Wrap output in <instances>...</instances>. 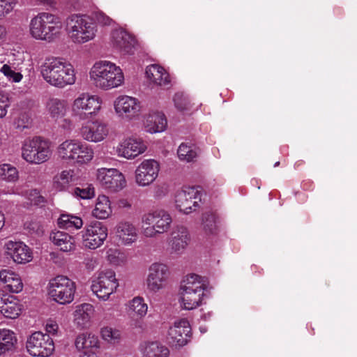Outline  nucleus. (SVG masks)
Masks as SVG:
<instances>
[{
    "mask_svg": "<svg viewBox=\"0 0 357 357\" xmlns=\"http://www.w3.org/2000/svg\"><path fill=\"white\" fill-rule=\"evenodd\" d=\"M146 77L149 82L158 86H165L170 84L171 79L167 71L162 66L153 64L146 67Z\"/></svg>",
    "mask_w": 357,
    "mask_h": 357,
    "instance_id": "obj_31",
    "label": "nucleus"
},
{
    "mask_svg": "<svg viewBox=\"0 0 357 357\" xmlns=\"http://www.w3.org/2000/svg\"><path fill=\"white\" fill-rule=\"evenodd\" d=\"M106 259L112 265L121 266L127 262L128 257L125 252L118 248H111L106 251Z\"/></svg>",
    "mask_w": 357,
    "mask_h": 357,
    "instance_id": "obj_43",
    "label": "nucleus"
},
{
    "mask_svg": "<svg viewBox=\"0 0 357 357\" xmlns=\"http://www.w3.org/2000/svg\"><path fill=\"white\" fill-rule=\"evenodd\" d=\"M76 289L75 282L63 275L52 278L47 284L48 296L60 305L71 303L75 299Z\"/></svg>",
    "mask_w": 357,
    "mask_h": 357,
    "instance_id": "obj_9",
    "label": "nucleus"
},
{
    "mask_svg": "<svg viewBox=\"0 0 357 357\" xmlns=\"http://www.w3.org/2000/svg\"><path fill=\"white\" fill-rule=\"evenodd\" d=\"M109 135L108 124L101 119L89 120L78 129V135L85 142L99 143L107 138Z\"/></svg>",
    "mask_w": 357,
    "mask_h": 357,
    "instance_id": "obj_12",
    "label": "nucleus"
},
{
    "mask_svg": "<svg viewBox=\"0 0 357 357\" xmlns=\"http://www.w3.org/2000/svg\"><path fill=\"white\" fill-rule=\"evenodd\" d=\"M125 307L130 319V326L135 328H141L149 309L144 298L139 296H135L126 303Z\"/></svg>",
    "mask_w": 357,
    "mask_h": 357,
    "instance_id": "obj_21",
    "label": "nucleus"
},
{
    "mask_svg": "<svg viewBox=\"0 0 357 357\" xmlns=\"http://www.w3.org/2000/svg\"><path fill=\"white\" fill-rule=\"evenodd\" d=\"M52 155V143L40 137L26 139L22 145V158L30 164L44 163Z\"/></svg>",
    "mask_w": 357,
    "mask_h": 357,
    "instance_id": "obj_7",
    "label": "nucleus"
},
{
    "mask_svg": "<svg viewBox=\"0 0 357 357\" xmlns=\"http://www.w3.org/2000/svg\"><path fill=\"white\" fill-rule=\"evenodd\" d=\"M96 179L103 188L112 192H119L126 186L125 176L116 168L98 169Z\"/></svg>",
    "mask_w": 357,
    "mask_h": 357,
    "instance_id": "obj_16",
    "label": "nucleus"
},
{
    "mask_svg": "<svg viewBox=\"0 0 357 357\" xmlns=\"http://www.w3.org/2000/svg\"><path fill=\"white\" fill-rule=\"evenodd\" d=\"M40 72L46 83L57 89H64L77 82L75 67L62 57L47 58L40 66Z\"/></svg>",
    "mask_w": 357,
    "mask_h": 357,
    "instance_id": "obj_1",
    "label": "nucleus"
},
{
    "mask_svg": "<svg viewBox=\"0 0 357 357\" xmlns=\"http://www.w3.org/2000/svg\"><path fill=\"white\" fill-rule=\"evenodd\" d=\"M206 289L204 278L195 273L183 277L178 290L180 307L185 310H192L199 307L205 296Z\"/></svg>",
    "mask_w": 357,
    "mask_h": 357,
    "instance_id": "obj_3",
    "label": "nucleus"
},
{
    "mask_svg": "<svg viewBox=\"0 0 357 357\" xmlns=\"http://www.w3.org/2000/svg\"><path fill=\"white\" fill-rule=\"evenodd\" d=\"M117 243L123 246H130L135 243L139 238L137 226L131 221L121 220L114 228Z\"/></svg>",
    "mask_w": 357,
    "mask_h": 357,
    "instance_id": "obj_22",
    "label": "nucleus"
},
{
    "mask_svg": "<svg viewBox=\"0 0 357 357\" xmlns=\"http://www.w3.org/2000/svg\"><path fill=\"white\" fill-rule=\"evenodd\" d=\"M137 44L135 38L123 29L114 30L111 36L112 47L121 54H131Z\"/></svg>",
    "mask_w": 357,
    "mask_h": 357,
    "instance_id": "obj_25",
    "label": "nucleus"
},
{
    "mask_svg": "<svg viewBox=\"0 0 357 357\" xmlns=\"http://www.w3.org/2000/svg\"><path fill=\"white\" fill-rule=\"evenodd\" d=\"M66 31L73 43L82 45L93 40L98 29L89 15L74 14L66 20Z\"/></svg>",
    "mask_w": 357,
    "mask_h": 357,
    "instance_id": "obj_5",
    "label": "nucleus"
},
{
    "mask_svg": "<svg viewBox=\"0 0 357 357\" xmlns=\"http://www.w3.org/2000/svg\"><path fill=\"white\" fill-rule=\"evenodd\" d=\"M17 0H0V19L10 14L17 5Z\"/></svg>",
    "mask_w": 357,
    "mask_h": 357,
    "instance_id": "obj_48",
    "label": "nucleus"
},
{
    "mask_svg": "<svg viewBox=\"0 0 357 357\" xmlns=\"http://www.w3.org/2000/svg\"><path fill=\"white\" fill-rule=\"evenodd\" d=\"M27 199L31 204L38 205L44 202V198L40 195V192L37 190H31L26 192Z\"/></svg>",
    "mask_w": 357,
    "mask_h": 357,
    "instance_id": "obj_52",
    "label": "nucleus"
},
{
    "mask_svg": "<svg viewBox=\"0 0 357 357\" xmlns=\"http://www.w3.org/2000/svg\"><path fill=\"white\" fill-rule=\"evenodd\" d=\"M146 279L147 289L152 293H158L166 288L170 271L169 267L160 262L153 263L148 270Z\"/></svg>",
    "mask_w": 357,
    "mask_h": 357,
    "instance_id": "obj_14",
    "label": "nucleus"
},
{
    "mask_svg": "<svg viewBox=\"0 0 357 357\" xmlns=\"http://www.w3.org/2000/svg\"><path fill=\"white\" fill-rule=\"evenodd\" d=\"M45 109L49 117L54 122H58L66 116L68 103L66 100L51 98L45 104Z\"/></svg>",
    "mask_w": 357,
    "mask_h": 357,
    "instance_id": "obj_32",
    "label": "nucleus"
},
{
    "mask_svg": "<svg viewBox=\"0 0 357 357\" xmlns=\"http://www.w3.org/2000/svg\"><path fill=\"white\" fill-rule=\"evenodd\" d=\"M7 34L8 32L6 26L0 24V41L6 40Z\"/></svg>",
    "mask_w": 357,
    "mask_h": 357,
    "instance_id": "obj_57",
    "label": "nucleus"
},
{
    "mask_svg": "<svg viewBox=\"0 0 357 357\" xmlns=\"http://www.w3.org/2000/svg\"><path fill=\"white\" fill-rule=\"evenodd\" d=\"M107 227L101 222L93 220L80 232L82 246L87 250H96L105 243L108 234Z\"/></svg>",
    "mask_w": 357,
    "mask_h": 357,
    "instance_id": "obj_10",
    "label": "nucleus"
},
{
    "mask_svg": "<svg viewBox=\"0 0 357 357\" xmlns=\"http://www.w3.org/2000/svg\"><path fill=\"white\" fill-rule=\"evenodd\" d=\"M10 104L8 94L0 90V119L6 116Z\"/></svg>",
    "mask_w": 357,
    "mask_h": 357,
    "instance_id": "obj_50",
    "label": "nucleus"
},
{
    "mask_svg": "<svg viewBox=\"0 0 357 357\" xmlns=\"http://www.w3.org/2000/svg\"><path fill=\"white\" fill-rule=\"evenodd\" d=\"M174 101L176 107L180 111L186 110L189 107L188 99L181 93H176L174 96Z\"/></svg>",
    "mask_w": 357,
    "mask_h": 357,
    "instance_id": "obj_51",
    "label": "nucleus"
},
{
    "mask_svg": "<svg viewBox=\"0 0 357 357\" xmlns=\"http://www.w3.org/2000/svg\"><path fill=\"white\" fill-rule=\"evenodd\" d=\"M113 210L109 197L99 195L95 200L91 215L98 220H106L112 215Z\"/></svg>",
    "mask_w": 357,
    "mask_h": 357,
    "instance_id": "obj_33",
    "label": "nucleus"
},
{
    "mask_svg": "<svg viewBox=\"0 0 357 357\" xmlns=\"http://www.w3.org/2000/svg\"><path fill=\"white\" fill-rule=\"evenodd\" d=\"M39 3H43L45 0H37Z\"/></svg>",
    "mask_w": 357,
    "mask_h": 357,
    "instance_id": "obj_61",
    "label": "nucleus"
},
{
    "mask_svg": "<svg viewBox=\"0 0 357 357\" xmlns=\"http://www.w3.org/2000/svg\"><path fill=\"white\" fill-rule=\"evenodd\" d=\"M140 352L142 357H168V348L158 342H146L141 344Z\"/></svg>",
    "mask_w": 357,
    "mask_h": 357,
    "instance_id": "obj_35",
    "label": "nucleus"
},
{
    "mask_svg": "<svg viewBox=\"0 0 357 357\" xmlns=\"http://www.w3.org/2000/svg\"><path fill=\"white\" fill-rule=\"evenodd\" d=\"M59 325L55 320L48 319L45 322V330L46 331V334L51 335H55L57 334L59 331Z\"/></svg>",
    "mask_w": 357,
    "mask_h": 357,
    "instance_id": "obj_53",
    "label": "nucleus"
},
{
    "mask_svg": "<svg viewBox=\"0 0 357 357\" xmlns=\"http://www.w3.org/2000/svg\"><path fill=\"white\" fill-rule=\"evenodd\" d=\"M24 310L22 301L15 296L0 289V313L6 319H16Z\"/></svg>",
    "mask_w": 357,
    "mask_h": 357,
    "instance_id": "obj_20",
    "label": "nucleus"
},
{
    "mask_svg": "<svg viewBox=\"0 0 357 357\" xmlns=\"http://www.w3.org/2000/svg\"><path fill=\"white\" fill-rule=\"evenodd\" d=\"M79 357H100L95 352H82Z\"/></svg>",
    "mask_w": 357,
    "mask_h": 357,
    "instance_id": "obj_59",
    "label": "nucleus"
},
{
    "mask_svg": "<svg viewBox=\"0 0 357 357\" xmlns=\"http://www.w3.org/2000/svg\"><path fill=\"white\" fill-rule=\"evenodd\" d=\"M5 253L15 264H24L33 259L31 248L22 241H8L4 245Z\"/></svg>",
    "mask_w": 357,
    "mask_h": 357,
    "instance_id": "obj_23",
    "label": "nucleus"
},
{
    "mask_svg": "<svg viewBox=\"0 0 357 357\" xmlns=\"http://www.w3.org/2000/svg\"><path fill=\"white\" fill-rule=\"evenodd\" d=\"M117 206L119 208L129 209L131 208L132 204L128 199L121 198L117 201Z\"/></svg>",
    "mask_w": 357,
    "mask_h": 357,
    "instance_id": "obj_56",
    "label": "nucleus"
},
{
    "mask_svg": "<svg viewBox=\"0 0 357 357\" xmlns=\"http://www.w3.org/2000/svg\"><path fill=\"white\" fill-rule=\"evenodd\" d=\"M19 178V173L17 168L10 164H2L0 165V179L7 183H15Z\"/></svg>",
    "mask_w": 357,
    "mask_h": 357,
    "instance_id": "obj_42",
    "label": "nucleus"
},
{
    "mask_svg": "<svg viewBox=\"0 0 357 357\" xmlns=\"http://www.w3.org/2000/svg\"><path fill=\"white\" fill-rule=\"evenodd\" d=\"M89 77L93 86L102 91L117 89L125 82L121 68L108 60L96 61L89 70Z\"/></svg>",
    "mask_w": 357,
    "mask_h": 357,
    "instance_id": "obj_2",
    "label": "nucleus"
},
{
    "mask_svg": "<svg viewBox=\"0 0 357 357\" xmlns=\"http://www.w3.org/2000/svg\"><path fill=\"white\" fill-rule=\"evenodd\" d=\"M17 341V337L13 331L8 328L0 329V356L11 351Z\"/></svg>",
    "mask_w": 357,
    "mask_h": 357,
    "instance_id": "obj_39",
    "label": "nucleus"
},
{
    "mask_svg": "<svg viewBox=\"0 0 357 357\" xmlns=\"http://www.w3.org/2000/svg\"><path fill=\"white\" fill-rule=\"evenodd\" d=\"M143 126L146 132L155 134L165 131L167 121L162 112L151 111L144 116Z\"/></svg>",
    "mask_w": 357,
    "mask_h": 357,
    "instance_id": "obj_28",
    "label": "nucleus"
},
{
    "mask_svg": "<svg viewBox=\"0 0 357 357\" xmlns=\"http://www.w3.org/2000/svg\"><path fill=\"white\" fill-rule=\"evenodd\" d=\"M100 336L102 341L110 345L119 344L123 340L121 331L112 325H104L100 328Z\"/></svg>",
    "mask_w": 357,
    "mask_h": 357,
    "instance_id": "obj_37",
    "label": "nucleus"
},
{
    "mask_svg": "<svg viewBox=\"0 0 357 357\" xmlns=\"http://www.w3.org/2000/svg\"><path fill=\"white\" fill-rule=\"evenodd\" d=\"M116 115L120 118L132 119L137 117L142 112V102L136 97L120 95L113 102Z\"/></svg>",
    "mask_w": 357,
    "mask_h": 357,
    "instance_id": "obj_17",
    "label": "nucleus"
},
{
    "mask_svg": "<svg viewBox=\"0 0 357 357\" xmlns=\"http://www.w3.org/2000/svg\"><path fill=\"white\" fill-rule=\"evenodd\" d=\"M75 346L78 351L94 352L93 349L100 348V341L96 335L91 332L79 334L75 340Z\"/></svg>",
    "mask_w": 357,
    "mask_h": 357,
    "instance_id": "obj_34",
    "label": "nucleus"
},
{
    "mask_svg": "<svg viewBox=\"0 0 357 357\" xmlns=\"http://www.w3.org/2000/svg\"><path fill=\"white\" fill-rule=\"evenodd\" d=\"M103 100L97 94L89 92L79 93L72 101V116L78 121L98 115L102 110Z\"/></svg>",
    "mask_w": 357,
    "mask_h": 357,
    "instance_id": "obj_6",
    "label": "nucleus"
},
{
    "mask_svg": "<svg viewBox=\"0 0 357 357\" xmlns=\"http://www.w3.org/2000/svg\"><path fill=\"white\" fill-rule=\"evenodd\" d=\"M202 228L207 235L216 234L218 231L217 219L212 213H205L202 216Z\"/></svg>",
    "mask_w": 357,
    "mask_h": 357,
    "instance_id": "obj_45",
    "label": "nucleus"
},
{
    "mask_svg": "<svg viewBox=\"0 0 357 357\" xmlns=\"http://www.w3.org/2000/svg\"><path fill=\"white\" fill-rule=\"evenodd\" d=\"M24 227L26 229L32 233L41 234L43 232L42 226L39 224V222L36 221L31 220L26 222L24 224Z\"/></svg>",
    "mask_w": 357,
    "mask_h": 357,
    "instance_id": "obj_54",
    "label": "nucleus"
},
{
    "mask_svg": "<svg viewBox=\"0 0 357 357\" xmlns=\"http://www.w3.org/2000/svg\"><path fill=\"white\" fill-rule=\"evenodd\" d=\"M200 201V192L194 187H183L175 195L176 208L185 214L195 211Z\"/></svg>",
    "mask_w": 357,
    "mask_h": 357,
    "instance_id": "obj_19",
    "label": "nucleus"
},
{
    "mask_svg": "<svg viewBox=\"0 0 357 357\" xmlns=\"http://www.w3.org/2000/svg\"><path fill=\"white\" fill-rule=\"evenodd\" d=\"M95 312V307L91 303H83L76 305L72 313L75 327L78 330L89 329L93 324Z\"/></svg>",
    "mask_w": 357,
    "mask_h": 357,
    "instance_id": "obj_24",
    "label": "nucleus"
},
{
    "mask_svg": "<svg viewBox=\"0 0 357 357\" xmlns=\"http://www.w3.org/2000/svg\"><path fill=\"white\" fill-rule=\"evenodd\" d=\"M189 241L188 229L183 227H176L168 238V249L171 253L181 254L187 248Z\"/></svg>",
    "mask_w": 357,
    "mask_h": 357,
    "instance_id": "obj_27",
    "label": "nucleus"
},
{
    "mask_svg": "<svg viewBox=\"0 0 357 357\" xmlns=\"http://www.w3.org/2000/svg\"><path fill=\"white\" fill-rule=\"evenodd\" d=\"M93 22L94 21L101 26H109L112 24V19L107 15L105 13L100 10L93 12L92 17H91Z\"/></svg>",
    "mask_w": 357,
    "mask_h": 357,
    "instance_id": "obj_49",
    "label": "nucleus"
},
{
    "mask_svg": "<svg viewBox=\"0 0 357 357\" xmlns=\"http://www.w3.org/2000/svg\"><path fill=\"white\" fill-rule=\"evenodd\" d=\"M76 139H66L56 148L58 157L65 162H72L79 143Z\"/></svg>",
    "mask_w": 357,
    "mask_h": 357,
    "instance_id": "obj_36",
    "label": "nucleus"
},
{
    "mask_svg": "<svg viewBox=\"0 0 357 357\" xmlns=\"http://www.w3.org/2000/svg\"><path fill=\"white\" fill-rule=\"evenodd\" d=\"M6 218L4 213L0 211V231L3 228L5 225Z\"/></svg>",
    "mask_w": 357,
    "mask_h": 357,
    "instance_id": "obj_58",
    "label": "nucleus"
},
{
    "mask_svg": "<svg viewBox=\"0 0 357 357\" xmlns=\"http://www.w3.org/2000/svg\"><path fill=\"white\" fill-rule=\"evenodd\" d=\"M73 172L71 170H63L54 176L52 186L56 191L66 190L73 181Z\"/></svg>",
    "mask_w": 357,
    "mask_h": 357,
    "instance_id": "obj_40",
    "label": "nucleus"
},
{
    "mask_svg": "<svg viewBox=\"0 0 357 357\" xmlns=\"http://www.w3.org/2000/svg\"><path fill=\"white\" fill-rule=\"evenodd\" d=\"M50 241L60 251L63 252H73L76 248L74 236L65 231H52L50 234Z\"/></svg>",
    "mask_w": 357,
    "mask_h": 357,
    "instance_id": "obj_30",
    "label": "nucleus"
},
{
    "mask_svg": "<svg viewBox=\"0 0 357 357\" xmlns=\"http://www.w3.org/2000/svg\"><path fill=\"white\" fill-rule=\"evenodd\" d=\"M279 164H280V162H275V165H274V167H277V166H278V165H279Z\"/></svg>",
    "mask_w": 357,
    "mask_h": 357,
    "instance_id": "obj_60",
    "label": "nucleus"
},
{
    "mask_svg": "<svg viewBox=\"0 0 357 357\" xmlns=\"http://www.w3.org/2000/svg\"><path fill=\"white\" fill-rule=\"evenodd\" d=\"M147 149V144L142 138L129 136L117 144L115 152L118 157L131 160L144 153Z\"/></svg>",
    "mask_w": 357,
    "mask_h": 357,
    "instance_id": "obj_15",
    "label": "nucleus"
},
{
    "mask_svg": "<svg viewBox=\"0 0 357 357\" xmlns=\"http://www.w3.org/2000/svg\"><path fill=\"white\" fill-rule=\"evenodd\" d=\"M26 349L33 357H50L55 349L53 339L41 331H35L26 339Z\"/></svg>",
    "mask_w": 357,
    "mask_h": 357,
    "instance_id": "obj_11",
    "label": "nucleus"
},
{
    "mask_svg": "<svg viewBox=\"0 0 357 357\" xmlns=\"http://www.w3.org/2000/svg\"><path fill=\"white\" fill-rule=\"evenodd\" d=\"M62 27V22L57 16L49 13H41L31 20L29 32L36 40L51 43L59 38Z\"/></svg>",
    "mask_w": 357,
    "mask_h": 357,
    "instance_id": "obj_4",
    "label": "nucleus"
},
{
    "mask_svg": "<svg viewBox=\"0 0 357 357\" xmlns=\"http://www.w3.org/2000/svg\"><path fill=\"white\" fill-rule=\"evenodd\" d=\"M0 282L11 294H19L23 291L24 283L21 276L15 271L5 268L0 271Z\"/></svg>",
    "mask_w": 357,
    "mask_h": 357,
    "instance_id": "obj_29",
    "label": "nucleus"
},
{
    "mask_svg": "<svg viewBox=\"0 0 357 357\" xmlns=\"http://www.w3.org/2000/svg\"><path fill=\"white\" fill-rule=\"evenodd\" d=\"M156 196H157V197H160V194H158V192H156Z\"/></svg>",
    "mask_w": 357,
    "mask_h": 357,
    "instance_id": "obj_62",
    "label": "nucleus"
},
{
    "mask_svg": "<svg viewBox=\"0 0 357 357\" xmlns=\"http://www.w3.org/2000/svg\"><path fill=\"white\" fill-rule=\"evenodd\" d=\"M0 73L11 83H20L23 79V75L20 72L15 71L9 63H4L1 66Z\"/></svg>",
    "mask_w": 357,
    "mask_h": 357,
    "instance_id": "obj_46",
    "label": "nucleus"
},
{
    "mask_svg": "<svg viewBox=\"0 0 357 357\" xmlns=\"http://www.w3.org/2000/svg\"><path fill=\"white\" fill-rule=\"evenodd\" d=\"M178 157L180 160L183 162H192L197 157L196 149L185 143H182L177 150Z\"/></svg>",
    "mask_w": 357,
    "mask_h": 357,
    "instance_id": "obj_44",
    "label": "nucleus"
},
{
    "mask_svg": "<svg viewBox=\"0 0 357 357\" xmlns=\"http://www.w3.org/2000/svg\"><path fill=\"white\" fill-rule=\"evenodd\" d=\"M170 214L163 209H156L142 217V232L147 238H154L167 232L172 225Z\"/></svg>",
    "mask_w": 357,
    "mask_h": 357,
    "instance_id": "obj_8",
    "label": "nucleus"
},
{
    "mask_svg": "<svg viewBox=\"0 0 357 357\" xmlns=\"http://www.w3.org/2000/svg\"><path fill=\"white\" fill-rule=\"evenodd\" d=\"M57 224L61 228L79 229L83 226V220L80 217L69 213H62L58 218Z\"/></svg>",
    "mask_w": 357,
    "mask_h": 357,
    "instance_id": "obj_41",
    "label": "nucleus"
},
{
    "mask_svg": "<svg viewBox=\"0 0 357 357\" xmlns=\"http://www.w3.org/2000/svg\"><path fill=\"white\" fill-rule=\"evenodd\" d=\"M73 195L83 199H89L95 196V189L91 185L77 187L74 189Z\"/></svg>",
    "mask_w": 357,
    "mask_h": 357,
    "instance_id": "obj_47",
    "label": "nucleus"
},
{
    "mask_svg": "<svg viewBox=\"0 0 357 357\" xmlns=\"http://www.w3.org/2000/svg\"><path fill=\"white\" fill-rule=\"evenodd\" d=\"M57 123L59 124V126L64 130H69L73 128L72 120L69 118H66V116L61 119V120H59Z\"/></svg>",
    "mask_w": 357,
    "mask_h": 357,
    "instance_id": "obj_55",
    "label": "nucleus"
},
{
    "mask_svg": "<svg viewBox=\"0 0 357 357\" xmlns=\"http://www.w3.org/2000/svg\"><path fill=\"white\" fill-rule=\"evenodd\" d=\"M118 287L119 282L115 273L107 271L100 273L92 282L91 289L99 300L107 301L109 300L111 295L116 291Z\"/></svg>",
    "mask_w": 357,
    "mask_h": 357,
    "instance_id": "obj_13",
    "label": "nucleus"
},
{
    "mask_svg": "<svg viewBox=\"0 0 357 357\" xmlns=\"http://www.w3.org/2000/svg\"><path fill=\"white\" fill-rule=\"evenodd\" d=\"M160 171V165L158 160L145 159L135 170V181L139 187L149 186L157 179Z\"/></svg>",
    "mask_w": 357,
    "mask_h": 357,
    "instance_id": "obj_18",
    "label": "nucleus"
},
{
    "mask_svg": "<svg viewBox=\"0 0 357 357\" xmlns=\"http://www.w3.org/2000/svg\"><path fill=\"white\" fill-rule=\"evenodd\" d=\"M72 162L77 165L89 163L94 157V151L92 146L79 141Z\"/></svg>",
    "mask_w": 357,
    "mask_h": 357,
    "instance_id": "obj_38",
    "label": "nucleus"
},
{
    "mask_svg": "<svg viewBox=\"0 0 357 357\" xmlns=\"http://www.w3.org/2000/svg\"><path fill=\"white\" fill-rule=\"evenodd\" d=\"M190 331L189 321L186 319L176 320L168 331L170 343L175 347L185 345L188 343Z\"/></svg>",
    "mask_w": 357,
    "mask_h": 357,
    "instance_id": "obj_26",
    "label": "nucleus"
}]
</instances>
